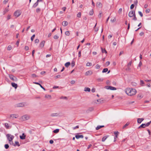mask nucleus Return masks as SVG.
<instances>
[{
	"mask_svg": "<svg viewBox=\"0 0 151 151\" xmlns=\"http://www.w3.org/2000/svg\"><path fill=\"white\" fill-rule=\"evenodd\" d=\"M125 91L126 94L130 96L135 95L137 93V91L135 89L130 88H126Z\"/></svg>",
	"mask_w": 151,
	"mask_h": 151,
	"instance_id": "1",
	"label": "nucleus"
},
{
	"mask_svg": "<svg viewBox=\"0 0 151 151\" xmlns=\"http://www.w3.org/2000/svg\"><path fill=\"white\" fill-rule=\"evenodd\" d=\"M129 16L130 17H133L132 19L134 21H136L137 18L136 17L135 11H131L129 12Z\"/></svg>",
	"mask_w": 151,
	"mask_h": 151,
	"instance_id": "2",
	"label": "nucleus"
},
{
	"mask_svg": "<svg viewBox=\"0 0 151 151\" xmlns=\"http://www.w3.org/2000/svg\"><path fill=\"white\" fill-rule=\"evenodd\" d=\"M30 118V116L28 115L25 114L22 116L20 120L22 121H24L27 120H28Z\"/></svg>",
	"mask_w": 151,
	"mask_h": 151,
	"instance_id": "3",
	"label": "nucleus"
},
{
	"mask_svg": "<svg viewBox=\"0 0 151 151\" xmlns=\"http://www.w3.org/2000/svg\"><path fill=\"white\" fill-rule=\"evenodd\" d=\"M6 137L9 142H11V141H12L14 138L13 136L9 134H7L6 135Z\"/></svg>",
	"mask_w": 151,
	"mask_h": 151,
	"instance_id": "4",
	"label": "nucleus"
},
{
	"mask_svg": "<svg viewBox=\"0 0 151 151\" xmlns=\"http://www.w3.org/2000/svg\"><path fill=\"white\" fill-rule=\"evenodd\" d=\"M21 12L20 10H17L15 12L14 14V16L17 17H19L21 14Z\"/></svg>",
	"mask_w": 151,
	"mask_h": 151,
	"instance_id": "5",
	"label": "nucleus"
},
{
	"mask_svg": "<svg viewBox=\"0 0 151 151\" xmlns=\"http://www.w3.org/2000/svg\"><path fill=\"white\" fill-rule=\"evenodd\" d=\"M9 77L10 79L14 81H17V79L12 75H9Z\"/></svg>",
	"mask_w": 151,
	"mask_h": 151,
	"instance_id": "6",
	"label": "nucleus"
},
{
	"mask_svg": "<svg viewBox=\"0 0 151 151\" xmlns=\"http://www.w3.org/2000/svg\"><path fill=\"white\" fill-rule=\"evenodd\" d=\"M106 88L107 89H110L111 90H116V88L108 86H106Z\"/></svg>",
	"mask_w": 151,
	"mask_h": 151,
	"instance_id": "7",
	"label": "nucleus"
},
{
	"mask_svg": "<svg viewBox=\"0 0 151 151\" xmlns=\"http://www.w3.org/2000/svg\"><path fill=\"white\" fill-rule=\"evenodd\" d=\"M25 106V104L24 103H19L16 105V107H23Z\"/></svg>",
	"mask_w": 151,
	"mask_h": 151,
	"instance_id": "8",
	"label": "nucleus"
},
{
	"mask_svg": "<svg viewBox=\"0 0 151 151\" xmlns=\"http://www.w3.org/2000/svg\"><path fill=\"white\" fill-rule=\"evenodd\" d=\"M45 42V41L43 40L40 44L39 47H40L42 48L44 46Z\"/></svg>",
	"mask_w": 151,
	"mask_h": 151,
	"instance_id": "9",
	"label": "nucleus"
},
{
	"mask_svg": "<svg viewBox=\"0 0 151 151\" xmlns=\"http://www.w3.org/2000/svg\"><path fill=\"white\" fill-rule=\"evenodd\" d=\"M93 73V72L92 70H89L86 72V76H90Z\"/></svg>",
	"mask_w": 151,
	"mask_h": 151,
	"instance_id": "10",
	"label": "nucleus"
},
{
	"mask_svg": "<svg viewBox=\"0 0 151 151\" xmlns=\"http://www.w3.org/2000/svg\"><path fill=\"white\" fill-rule=\"evenodd\" d=\"M10 117H12L13 118H17L18 117V114H11L10 115Z\"/></svg>",
	"mask_w": 151,
	"mask_h": 151,
	"instance_id": "11",
	"label": "nucleus"
},
{
	"mask_svg": "<svg viewBox=\"0 0 151 151\" xmlns=\"http://www.w3.org/2000/svg\"><path fill=\"white\" fill-rule=\"evenodd\" d=\"M59 115V114L58 113H53L51 114L50 116H58Z\"/></svg>",
	"mask_w": 151,
	"mask_h": 151,
	"instance_id": "12",
	"label": "nucleus"
},
{
	"mask_svg": "<svg viewBox=\"0 0 151 151\" xmlns=\"http://www.w3.org/2000/svg\"><path fill=\"white\" fill-rule=\"evenodd\" d=\"M26 137V135L24 133H23L22 134V135H21L20 136V139H25Z\"/></svg>",
	"mask_w": 151,
	"mask_h": 151,
	"instance_id": "13",
	"label": "nucleus"
},
{
	"mask_svg": "<svg viewBox=\"0 0 151 151\" xmlns=\"http://www.w3.org/2000/svg\"><path fill=\"white\" fill-rule=\"evenodd\" d=\"M75 137L76 139H78L79 138H83V135L77 134L76 135Z\"/></svg>",
	"mask_w": 151,
	"mask_h": 151,
	"instance_id": "14",
	"label": "nucleus"
},
{
	"mask_svg": "<svg viewBox=\"0 0 151 151\" xmlns=\"http://www.w3.org/2000/svg\"><path fill=\"white\" fill-rule=\"evenodd\" d=\"M144 119L143 118L138 119L137 121L138 123L139 124L141 123Z\"/></svg>",
	"mask_w": 151,
	"mask_h": 151,
	"instance_id": "15",
	"label": "nucleus"
},
{
	"mask_svg": "<svg viewBox=\"0 0 151 151\" xmlns=\"http://www.w3.org/2000/svg\"><path fill=\"white\" fill-rule=\"evenodd\" d=\"M34 83L35 84H36L40 86L44 90H45V89L44 88L40 83L38 82H35L33 83Z\"/></svg>",
	"mask_w": 151,
	"mask_h": 151,
	"instance_id": "16",
	"label": "nucleus"
},
{
	"mask_svg": "<svg viewBox=\"0 0 151 151\" xmlns=\"http://www.w3.org/2000/svg\"><path fill=\"white\" fill-rule=\"evenodd\" d=\"M11 84L12 87H14L15 89L17 87V84L15 83H12Z\"/></svg>",
	"mask_w": 151,
	"mask_h": 151,
	"instance_id": "17",
	"label": "nucleus"
},
{
	"mask_svg": "<svg viewBox=\"0 0 151 151\" xmlns=\"http://www.w3.org/2000/svg\"><path fill=\"white\" fill-rule=\"evenodd\" d=\"M45 97L48 99H51V95L47 94L45 95Z\"/></svg>",
	"mask_w": 151,
	"mask_h": 151,
	"instance_id": "18",
	"label": "nucleus"
},
{
	"mask_svg": "<svg viewBox=\"0 0 151 151\" xmlns=\"http://www.w3.org/2000/svg\"><path fill=\"white\" fill-rule=\"evenodd\" d=\"M68 23L66 21H64L62 22V25L64 26H66L68 25Z\"/></svg>",
	"mask_w": 151,
	"mask_h": 151,
	"instance_id": "19",
	"label": "nucleus"
},
{
	"mask_svg": "<svg viewBox=\"0 0 151 151\" xmlns=\"http://www.w3.org/2000/svg\"><path fill=\"white\" fill-rule=\"evenodd\" d=\"M104 125H101V126H98L96 128V130H99L102 127H104Z\"/></svg>",
	"mask_w": 151,
	"mask_h": 151,
	"instance_id": "20",
	"label": "nucleus"
},
{
	"mask_svg": "<svg viewBox=\"0 0 151 151\" xmlns=\"http://www.w3.org/2000/svg\"><path fill=\"white\" fill-rule=\"evenodd\" d=\"M119 133V132H114V134L115 135V137H114L117 138Z\"/></svg>",
	"mask_w": 151,
	"mask_h": 151,
	"instance_id": "21",
	"label": "nucleus"
},
{
	"mask_svg": "<svg viewBox=\"0 0 151 151\" xmlns=\"http://www.w3.org/2000/svg\"><path fill=\"white\" fill-rule=\"evenodd\" d=\"M4 125L6 129H9V126L7 123H5Z\"/></svg>",
	"mask_w": 151,
	"mask_h": 151,
	"instance_id": "22",
	"label": "nucleus"
},
{
	"mask_svg": "<svg viewBox=\"0 0 151 151\" xmlns=\"http://www.w3.org/2000/svg\"><path fill=\"white\" fill-rule=\"evenodd\" d=\"M38 2H37H37L35 3L33 5V7L35 8L38 5Z\"/></svg>",
	"mask_w": 151,
	"mask_h": 151,
	"instance_id": "23",
	"label": "nucleus"
},
{
	"mask_svg": "<svg viewBox=\"0 0 151 151\" xmlns=\"http://www.w3.org/2000/svg\"><path fill=\"white\" fill-rule=\"evenodd\" d=\"M145 124H142L138 128H145Z\"/></svg>",
	"mask_w": 151,
	"mask_h": 151,
	"instance_id": "24",
	"label": "nucleus"
},
{
	"mask_svg": "<svg viewBox=\"0 0 151 151\" xmlns=\"http://www.w3.org/2000/svg\"><path fill=\"white\" fill-rule=\"evenodd\" d=\"M70 63L69 62H68L66 63L65 64V66L66 67H68L70 65Z\"/></svg>",
	"mask_w": 151,
	"mask_h": 151,
	"instance_id": "25",
	"label": "nucleus"
},
{
	"mask_svg": "<svg viewBox=\"0 0 151 151\" xmlns=\"http://www.w3.org/2000/svg\"><path fill=\"white\" fill-rule=\"evenodd\" d=\"M14 146H20V145L19 144V142L17 141L15 142V144L14 145Z\"/></svg>",
	"mask_w": 151,
	"mask_h": 151,
	"instance_id": "26",
	"label": "nucleus"
},
{
	"mask_svg": "<svg viewBox=\"0 0 151 151\" xmlns=\"http://www.w3.org/2000/svg\"><path fill=\"white\" fill-rule=\"evenodd\" d=\"M93 110V108H89L88 110L86 111L87 112H89V111H91Z\"/></svg>",
	"mask_w": 151,
	"mask_h": 151,
	"instance_id": "27",
	"label": "nucleus"
},
{
	"mask_svg": "<svg viewBox=\"0 0 151 151\" xmlns=\"http://www.w3.org/2000/svg\"><path fill=\"white\" fill-rule=\"evenodd\" d=\"M59 129H56L53 130V132L54 133H57L59 132Z\"/></svg>",
	"mask_w": 151,
	"mask_h": 151,
	"instance_id": "28",
	"label": "nucleus"
},
{
	"mask_svg": "<svg viewBox=\"0 0 151 151\" xmlns=\"http://www.w3.org/2000/svg\"><path fill=\"white\" fill-rule=\"evenodd\" d=\"M101 49L102 50V52L103 53L105 52V53H107V52L105 49H103L102 47H101Z\"/></svg>",
	"mask_w": 151,
	"mask_h": 151,
	"instance_id": "29",
	"label": "nucleus"
},
{
	"mask_svg": "<svg viewBox=\"0 0 151 151\" xmlns=\"http://www.w3.org/2000/svg\"><path fill=\"white\" fill-rule=\"evenodd\" d=\"M93 13V9H91L89 12V14L90 15H92Z\"/></svg>",
	"mask_w": 151,
	"mask_h": 151,
	"instance_id": "30",
	"label": "nucleus"
},
{
	"mask_svg": "<svg viewBox=\"0 0 151 151\" xmlns=\"http://www.w3.org/2000/svg\"><path fill=\"white\" fill-rule=\"evenodd\" d=\"M92 63L91 62H87L86 63V65L87 66H90L92 65Z\"/></svg>",
	"mask_w": 151,
	"mask_h": 151,
	"instance_id": "31",
	"label": "nucleus"
},
{
	"mask_svg": "<svg viewBox=\"0 0 151 151\" xmlns=\"http://www.w3.org/2000/svg\"><path fill=\"white\" fill-rule=\"evenodd\" d=\"M108 71V69L107 68H104L102 70V73H105Z\"/></svg>",
	"mask_w": 151,
	"mask_h": 151,
	"instance_id": "32",
	"label": "nucleus"
},
{
	"mask_svg": "<svg viewBox=\"0 0 151 151\" xmlns=\"http://www.w3.org/2000/svg\"><path fill=\"white\" fill-rule=\"evenodd\" d=\"M107 138V137L106 136H104L103 137V138H102V142H104L106 140Z\"/></svg>",
	"mask_w": 151,
	"mask_h": 151,
	"instance_id": "33",
	"label": "nucleus"
},
{
	"mask_svg": "<svg viewBox=\"0 0 151 151\" xmlns=\"http://www.w3.org/2000/svg\"><path fill=\"white\" fill-rule=\"evenodd\" d=\"M101 5V3L100 2H98L97 3L96 6L98 7H99Z\"/></svg>",
	"mask_w": 151,
	"mask_h": 151,
	"instance_id": "34",
	"label": "nucleus"
},
{
	"mask_svg": "<svg viewBox=\"0 0 151 151\" xmlns=\"http://www.w3.org/2000/svg\"><path fill=\"white\" fill-rule=\"evenodd\" d=\"M129 124V123L128 122H127L124 125L123 127V128L124 129L126 128V127Z\"/></svg>",
	"mask_w": 151,
	"mask_h": 151,
	"instance_id": "35",
	"label": "nucleus"
},
{
	"mask_svg": "<svg viewBox=\"0 0 151 151\" xmlns=\"http://www.w3.org/2000/svg\"><path fill=\"white\" fill-rule=\"evenodd\" d=\"M151 123V121L150 122H149L146 123V124H145V127H148V126L150 125V124Z\"/></svg>",
	"mask_w": 151,
	"mask_h": 151,
	"instance_id": "36",
	"label": "nucleus"
},
{
	"mask_svg": "<svg viewBox=\"0 0 151 151\" xmlns=\"http://www.w3.org/2000/svg\"><path fill=\"white\" fill-rule=\"evenodd\" d=\"M96 24H97V23H96V24L95 25V26L94 27V30L96 32L97 31L99 30V28H96Z\"/></svg>",
	"mask_w": 151,
	"mask_h": 151,
	"instance_id": "37",
	"label": "nucleus"
},
{
	"mask_svg": "<svg viewBox=\"0 0 151 151\" xmlns=\"http://www.w3.org/2000/svg\"><path fill=\"white\" fill-rule=\"evenodd\" d=\"M90 91L91 89L89 88L88 87H86V91H88V92H90Z\"/></svg>",
	"mask_w": 151,
	"mask_h": 151,
	"instance_id": "38",
	"label": "nucleus"
},
{
	"mask_svg": "<svg viewBox=\"0 0 151 151\" xmlns=\"http://www.w3.org/2000/svg\"><path fill=\"white\" fill-rule=\"evenodd\" d=\"M12 48V46L11 45H9L8 46V47L7 49L8 50H11Z\"/></svg>",
	"mask_w": 151,
	"mask_h": 151,
	"instance_id": "39",
	"label": "nucleus"
},
{
	"mask_svg": "<svg viewBox=\"0 0 151 151\" xmlns=\"http://www.w3.org/2000/svg\"><path fill=\"white\" fill-rule=\"evenodd\" d=\"M65 35L67 36H69L70 35V33L69 31H66L65 32Z\"/></svg>",
	"mask_w": 151,
	"mask_h": 151,
	"instance_id": "40",
	"label": "nucleus"
},
{
	"mask_svg": "<svg viewBox=\"0 0 151 151\" xmlns=\"http://www.w3.org/2000/svg\"><path fill=\"white\" fill-rule=\"evenodd\" d=\"M100 67V66L99 64H97L96 66V68L97 69H99Z\"/></svg>",
	"mask_w": 151,
	"mask_h": 151,
	"instance_id": "41",
	"label": "nucleus"
},
{
	"mask_svg": "<svg viewBox=\"0 0 151 151\" xmlns=\"http://www.w3.org/2000/svg\"><path fill=\"white\" fill-rule=\"evenodd\" d=\"M4 147L6 149H7L9 147V145L8 144H5Z\"/></svg>",
	"mask_w": 151,
	"mask_h": 151,
	"instance_id": "42",
	"label": "nucleus"
},
{
	"mask_svg": "<svg viewBox=\"0 0 151 151\" xmlns=\"http://www.w3.org/2000/svg\"><path fill=\"white\" fill-rule=\"evenodd\" d=\"M131 61H130L127 64V67H130V66L131 65Z\"/></svg>",
	"mask_w": 151,
	"mask_h": 151,
	"instance_id": "43",
	"label": "nucleus"
},
{
	"mask_svg": "<svg viewBox=\"0 0 151 151\" xmlns=\"http://www.w3.org/2000/svg\"><path fill=\"white\" fill-rule=\"evenodd\" d=\"M58 38H59V37L57 35H54V38L55 39H58Z\"/></svg>",
	"mask_w": 151,
	"mask_h": 151,
	"instance_id": "44",
	"label": "nucleus"
},
{
	"mask_svg": "<svg viewBox=\"0 0 151 151\" xmlns=\"http://www.w3.org/2000/svg\"><path fill=\"white\" fill-rule=\"evenodd\" d=\"M138 13L139 14V15H140V16L142 17L143 16V14H142V12L140 11H139L138 12Z\"/></svg>",
	"mask_w": 151,
	"mask_h": 151,
	"instance_id": "45",
	"label": "nucleus"
},
{
	"mask_svg": "<svg viewBox=\"0 0 151 151\" xmlns=\"http://www.w3.org/2000/svg\"><path fill=\"white\" fill-rule=\"evenodd\" d=\"M116 19L115 18H114L113 19H111V21L112 22H115V21H116Z\"/></svg>",
	"mask_w": 151,
	"mask_h": 151,
	"instance_id": "46",
	"label": "nucleus"
},
{
	"mask_svg": "<svg viewBox=\"0 0 151 151\" xmlns=\"http://www.w3.org/2000/svg\"><path fill=\"white\" fill-rule=\"evenodd\" d=\"M35 36V35L34 34L31 37V40L32 41L33 40V39H34Z\"/></svg>",
	"mask_w": 151,
	"mask_h": 151,
	"instance_id": "47",
	"label": "nucleus"
},
{
	"mask_svg": "<svg viewBox=\"0 0 151 151\" xmlns=\"http://www.w3.org/2000/svg\"><path fill=\"white\" fill-rule=\"evenodd\" d=\"M86 45L87 46V47L89 48L90 47V43H87L86 44Z\"/></svg>",
	"mask_w": 151,
	"mask_h": 151,
	"instance_id": "48",
	"label": "nucleus"
},
{
	"mask_svg": "<svg viewBox=\"0 0 151 151\" xmlns=\"http://www.w3.org/2000/svg\"><path fill=\"white\" fill-rule=\"evenodd\" d=\"M39 42V40L38 39H36L35 40V43H38Z\"/></svg>",
	"mask_w": 151,
	"mask_h": 151,
	"instance_id": "49",
	"label": "nucleus"
},
{
	"mask_svg": "<svg viewBox=\"0 0 151 151\" xmlns=\"http://www.w3.org/2000/svg\"><path fill=\"white\" fill-rule=\"evenodd\" d=\"M134 4H132L131 5V6H130V8L131 9H132L134 8Z\"/></svg>",
	"mask_w": 151,
	"mask_h": 151,
	"instance_id": "50",
	"label": "nucleus"
},
{
	"mask_svg": "<svg viewBox=\"0 0 151 151\" xmlns=\"http://www.w3.org/2000/svg\"><path fill=\"white\" fill-rule=\"evenodd\" d=\"M40 8H37V9L36 10V11L37 12V13L39 12H40Z\"/></svg>",
	"mask_w": 151,
	"mask_h": 151,
	"instance_id": "51",
	"label": "nucleus"
},
{
	"mask_svg": "<svg viewBox=\"0 0 151 151\" xmlns=\"http://www.w3.org/2000/svg\"><path fill=\"white\" fill-rule=\"evenodd\" d=\"M134 4L136 5H137V3H138V1H137V0H135L134 1Z\"/></svg>",
	"mask_w": 151,
	"mask_h": 151,
	"instance_id": "52",
	"label": "nucleus"
},
{
	"mask_svg": "<svg viewBox=\"0 0 151 151\" xmlns=\"http://www.w3.org/2000/svg\"><path fill=\"white\" fill-rule=\"evenodd\" d=\"M81 15V12H79L77 14V17H80Z\"/></svg>",
	"mask_w": 151,
	"mask_h": 151,
	"instance_id": "53",
	"label": "nucleus"
},
{
	"mask_svg": "<svg viewBox=\"0 0 151 151\" xmlns=\"http://www.w3.org/2000/svg\"><path fill=\"white\" fill-rule=\"evenodd\" d=\"M110 64V62L109 61H107L106 63V65L107 66H108Z\"/></svg>",
	"mask_w": 151,
	"mask_h": 151,
	"instance_id": "54",
	"label": "nucleus"
},
{
	"mask_svg": "<svg viewBox=\"0 0 151 151\" xmlns=\"http://www.w3.org/2000/svg\"><path fill=\"white\" fill-rule=\"evenodd\" d=\"M71 65L72 66V67H73L74 65H75V62L73 61L71 63Z\"/></svg>",
	"mask_w": 151,
	"mask_h": 151,
	"instance_id": "55",
	"label": "nucleus"
},
{
	"mask_svg": "<svg viewBox=\"0 0 151 151\" xmlns=\"http://www.w3.org/2000/svg\"><path fill=\"white\" fill-rule=\"evenodd\" d=\"M60 99H67V98L65 96H62L60 98Z\"/></svg>",
	"mask_w": 151,
	"mask_h": 151,
	"instance_id": "56",
	"label": "nucleus"
},
{
	"mask_svg": "<svg viewBox=\"0 0 151 151\" xmlns=\"http://www.w3.org/2000/svg\"><path fill=\"white\" fill-rule=\"evenodd\" d=\"M10 18H11V16L9 15H8L7 17V20H8L9 19H10Z\"/></svg>",
	"mask_w": 151,
	"mask_h": 151,
	"instance_id": "57",
	"label": "nucleus"
},
{
	"mask_svg": "<svg viewBox=\"0 0 151 151\" xmlns=\"http://www.w3.org/2000/svg\"><path fill=\"white\" fill-rule=\"evenodd\" d=\"M144 35V33L143 32H141L139 33V35L141 36H142L143 35Z\"/></svg>",
	"mask_w": 151,
	"mask_h": 151,
	"instance_id": "58",
	"label": "nucleus"
},
{
	"mask_svg": "<svg viewBox=\"0 0 151 151\" xmlns=\"http://www.w3.org/2000/svg\"><path fill=\"white\" fill-rule=\"evenodd\" d=\"M8 1L9 0H4L3 1V3L5 4L8 2Z\"/></svg>",
	"mask_w": 151,
	"mask_h": 151,
	"instance_id": "59",
	"label": "nucleus"
},
{
	"mask_svg": "<svg viewBox=\"0 0 151 151\" xmlns=\"http://www.w3.org/2000/svg\"><path fill=\"white\" fill-rule=\"evenodd\" d=\"M150 12V9H147L146 10V12L147 13H149Z\"/></svg>",
	"mask_w": 151,
	"mask_h": 151,
	"instance_id": "60",
	"label": "nucleus"
},
{
	"mask_svg": "<svg viewBox=\"0 0 151 151\" xmlns=\"http://www.w3.org/2000/svg\"><path fill=\"white\" fill-rule=\"evenodd\" d=\"M79 128V126L78 125L76 126L73 128V129H76L78 128Z\"/></svg>",
	"mask_w": 151,
	"mask_h": 151,
	"instance_id": "61",
	"label": "nucleus"
},
{
	"mask_svg": "<svg viewBox=\"0 0 151 151\" xmlns=\"http://www.w3.org/2000/svg\"><path fill=\"white\" fill-rule=\"evenodd\" d=\"M25 49L26 50H28L29 49V47L28 46H26L25 47Z\"/></svg>",
	"mask_w": 151,
	"mask_h": 151,
	"instance_id": "62",
	"label": "nucleus"
},
{
	"mask_svg": "<svg viewBox=\"0 0 151 151\" xmlns=\"http://www.w3.org/2000/svg\"><path fill=\"white\" fill-rule=\"evenodd\" d=\"M142 63L141 61H140V62L139 63L138 65V66L139 67H140L142 65Z\"/></svg>",
	"mask_w": 151,
	"mask_h": 151,
	"instance_id": "63",
	"label": "nucleus"
},
{
	"mask_svg": "<svg viewBox=\"0 0 151 151\" xmlns=\"http://www.w3.org/2000/svg\"><path fill=\"white\" fill-rule=\"evenodd\" d=\"M32 76L33 78H35L37 77V76L35 74H32Z\"/></svg>",
	"mask_w": 151,
	"mask_h": 151,
	"instance_id": "64",
	"label": "nucleus"
}]
</instances>
